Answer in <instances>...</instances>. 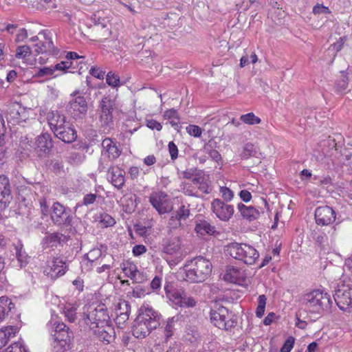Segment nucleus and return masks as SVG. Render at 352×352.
<instances>
[{
	"label": "nucleus",
	"instance_id": "obj_4",
	"mask_svg": "<svg viewBox=\"0 0 352 352\" xmlns=\"http://www.w3.org/2000/svg\"><path fill=\"white\" fill-rule=\"evenodd\" d=\"M302 301L309 311L317 314L329 311L333 304L330 294L322 289H315L305 294Z\"/></svg>",
	"mask_w": 352,
	"mask_h": 352
},
{
	"label": "nucleus",
	"instance_id": "obj_42",
	"mask_svg": "<svg viewBox=\"0 0 352 352\" xmlns=\"http://www.w3.org/2000/svg\"><path fill=\"white\" fill-rule=\"evenodd\" d=\"M107 83L112 87H118L120 85V80L118 75L112 72H109L106 77Z\"/></svg>",
	"mask_w": 352,
	"mask_h": 352
},
{
	"label": "nucleus",
	"instance_id": "obj_39",
	"mask_svg": "<svg viewBox=\"0 0 352 352\" xmlns=\"http://www.w3.org/2000/svg\"><path fill=\"white\" fill-rule=\"evenodd\" d=\"M98 222L103 228L113 226L116 223L115 219L107 213L100 214L98 217Z\"/></svg>",
	"mask_w": 352,
	"mask_h": 352
},
{
	"label": "nucleus",
	"instance_id": "obj_31",
	"mask_svg": "<svg viewBox=\"0 0 352 352\" xmlns=\"http://www.w3.org/2000/svg\"><path fill=\"white\" fill-rule=\"evenodd\" d=\"M18 332V328L14 326H8L0 329V349L5 346L8 341L14 338Z\"/></svg>",
	"mask_w": 352,
	"mask_h": 352
},
{
	"label": "nucleus",
	"instance_id": "obj_59",
	"mask_svg": "<svg viewBox=\"0 0 352 352\" xmlns=\"http://www.w3.org/2000/svg\"><path fill=\"white\" fill-rule=\"evenodd\" d=\"M146 126L151 129H155L158 131H161L162 129V124L153 119L146 120Z\"/></svg>",
	"mask_w": 352,
	"mask_h": 352
},
{
	"label": "nucleus",
	"instance_id": "obj_35",
	"mask_svg": "<svg viewBox=\"0 0 352 352\" xmlns=\"http://www.w3.org/2000/svg\"><path fill=\"white\" fill-rule=\"evenodd\" d=\"M190 215V210L188 206L184 205L181 206L178 210L171 213L172 218L176 219L177 221L182 223L186 221Z\"/></svg>",
	"mask_w": 352,
	"mask_h": 352
},
{
	"label": "nucleus",
	"instance_id": "obj_48",
	"mask_svg": "<svg viewBox=\"0 0 352 352\" xmlns=\"http://www.w3.org/2000/svg\"><path fill=\"white\" fill-rule=\"evenodd\" d=\"M175 321L174 318H169L167 321V323L164 327V334L166 340L169 339L173 335V331L175 329L173 322Z\"/></svg>",
	"mask_w": 352,
	"mask_h": 352
},
{
	"label": "nucleus",
	"instance_id": "obj_55",
	"mask_svg": "<svg viewBox=\"0 0 352 352\" xmlns=\"http://www.w3.org/2000/svg\"><path fill=\"white\" fill-rule=\"evenodd\" d=\"M168 151L171 160H176L178 157V148L173 142H170L168 143Z\"/></svg>",
	"mask_w": 352,
	"mask_h": 352
},
{
	"label": "nucleus",
	"instance_id": "obj_27",
	"mask_svg": "<svg viewBox=\"0 0 352 352\" xmlns=\"http://www.w3.org/2000/svg\"><path fill=\"white\" fill-rule=\"evenodd\" d=\"M56 138L65 143H72L76 140L77 134L76 130L67 123L63 129H60L54 133Z\"/></svg>",
	"mask_w": 352,
	"mask_h": 352
},
{
	"label": "nucleus",
	"instance_id": "obj_7",
	"mask_svg": "<svg viewBox=\"0 0 352 352\" xmlns=\"http://www.w3.org/2000/svg\"><path fill=\"white\" fill-rule=\"evenodd\" d=\"M333 298L340 309L352 308V282L349 280L340 281L335 290Z\"/></svg>",
	"mask_w": 352,
	"mask_h": 352
},
{
	"label": "nucleus",
	"instance_id": "obj_9",
	"mask_svg": "<svg viewBox=\"0 0 352 352\" xmlns=\"http://www.w3.org/2000/svg\"><path fill=\"white\" fill-rule=\"evenodd\" d=\"M71 97L69 104L71 113L75 118H82L87 111V102L85 97L80 95L78 91L72 94Z\"/></svg>",
	"mask_w": 352,
	"mask_h": 352
},
{
	"label": "nucleus",
	"instance_id": "obj_20",
	"mask_svg": "<svg viewBox=\"0 0 352 352\" xmlns=\"http://www.w3.org/2000/svg\"><path fill=\"white\" fill-rule=\"evenodd\" d=\"M246 278V274L243 270L234 267L228 266L223 276V279L228 282L242 284Z\"/></svg>",
	"mask_w": 352,
	"mask_h": 352
},
{
	"label": "nucleus",
	"instance_id": "obj_11",
	"mask_svg": "<svg viewBox=\"0 0 352 352\" xmlns=\"http://www.w3.org/2000/svg\"><path fill=\"white\" fill-rule=\"evenodd\" d=\"M211 209L216 217L223 221H229L233 216L234 209L220 199H214L211 203Z\"/></svg>",
	"mask_w": 352,
	"mask_h": 352
},
{
	"label": "nucleus",
	"instance_id": "obj_2",
	"mask_svg": "<svg viewBox=\"0 0 352 352\" xmlns=\"http://www.w3.org/2000/svg\"><path fill=\"white\" fill-rule=\"evenodd\" d=\"M134 321L133 335L138 338H145L160 324L159 314L150 307H144Z\"/></svg>",
	"mask_w": 352,
	"mask_h": 352
},
{
	"label": "nucleus",
	"instance_id": "obj_26",
	"mask_svg": "<svg viewBox=\"0 0 352 352\" xmlns=\"http://www.w3.org/2000/svg\"><path fill=\"white\" fill-rule=\"evenodd\" d=\"M131 312V305L125 300L120 302L116 309V322L118 324H124L128 320Z\"/></svg>",
	"mask_w": 352,
	"mask_h": 352
},
{
	"label": "nucleus",
	"instance_id": "obj_6",
	"mask_svg": "<svg viewBox=\"0 0 352 352\" xmlns=\"http://www.w3.org/2000/svg\"><path fill=\"white\" fill-rule=\"evenodd\" d=\"M109 316L104 305H89L85 314L84 323L91 331L109 322Z\"/></svg>",
	"mask_w": 352,
	"mask_h": 352
},
{
	"label": "nucleus",
	"instance_id": "obj_23",
	"mask_svg": "<svg viewBox=\"0 0 352 352\" xmlns=\"http://www.w3.org/2000/svg\"><path fill=\"white\" fill-rule=\"evenodd\" d=\"M44 36L43 41H40L34 45L35 52L37 54H52L55 52V47L50 33L43 31L39 33Z\"/></svg>",
	"mask_w": 352,
	"mask_h": 352
},
{
	"label": "nucleus",
	"instance_id": "obj_18",
	"mask_svg": "<svg viewBox=\"0 0 352 352\" xmlns=\"http://www.w3.org/2000/svg\"><path fill=\"white\" fill-rule=\"evenodd\" d=\"M98 168L100 171H104L106 169H107L108 172L111 175V184L116 188L120 189L123 187L124 185L125 179L122 170L120 169L115 170V168L112 166L107 167V164H104L102 160L100 161Z\"/></svg>",
	"mask_w": 352,
	"mask_h": 352
},
{
	"label": "nucleus",
	"instance_id": "obj_44",
	"mask_svg": "<svg viewBox=\"0 0 352 352\" xmlns=\"http://www.w3.org/2000/svg\"><path fill=\"white\" fill-rule=\"evenodd\" d=\"M65 316L67 320L73 322L76 319V308L70 305H66L64 308Z\"/></svg>",
	"mask_w": 352,
	"mask_h": 352
},
{
	"label": "nucleus",
	"instance_id": "obj_45",
	"mask_svg": "<svg viewBox=\"0 0 352 352\" xmlns=\"http://www.w3.org/2000/svg\"><path fill=\"white\" fill-rule=\"evenodd\" d=\"M31 53V49L28 45L19 46L16 50V57L17 58H25L29 56Z\"/></svg>",
	"mask_w": 352,
	"mask_h": 352
},
{
	"label": "nucleus",
	"instance_id": "obj_33",
	"mask_svg": "<svg viewBox=\"0 0 352 352\" xmlns=\"http://www.w3.org/2000/svg\"><path fill=\"white\" fill-rule=\"evenodd\" d=\"M14 250L16 251V257L21 267L25 266L28 263V256L23 250V245L21 241H18L14 244Z\"/></svg>",
	"mask_w": 352,
	"mask_h": 352
},
{
	"label": "nucleus",
	"instance_id": "obj_21",
	"mask_svg": "<svg viewBox=\"0 0 352 352\" xmlns=\"http://www.w3.org/2000/svg\"><path fill=\"white\" fill-rule=\"evenodd\" d=\"M11 198L10 186L8 178L0 175V211L4 210Z\"/></svg>",
	"mask_w": 352,
	"mask_h": 352
},
{
	"label": "nucleus",
	"instance_id": "obj_22",
	"mask_svg": "<svg viewBox=\"0 0 352 352\" xmlns=\"http://www.w3.org/2000/svg\"><path fill=\"white\" fill-rule=\"evenodd\" d=\"M47 119L50 124V129L56 133L60 129H63L68 122H66L65 116L60 114L58 111H52L47 115Z\"/></svg>",
	"mask_w": 352,
	"mask_h": 352
},
{
	"label": "nucleus",
	"instance_id": "obj_16",
	"mask_svg": "<svg viewBox=\"0 0 352 352\" xmlns=\"http://www.w3.org/2000/svg\"><path fill=\"white\" fill-rule=\"evenodd\" d=\"M27 118L28 113L25 109L19 103L12 104L7 111V120L8 122H12V124L24 122Z\"/></svg>",
	"mask_w": 352,
	"mask_h": 352
},
{
	"label": "nucleus",
	"instance_id": "obj_40",
	"mask_svg": "<svg viewBox=\"0 0 352 352\" xmlns=\"http://www.w3.org/2000/svg\"><path fill=\"white\" fill-rule=\"evenodd\" d=\"M267 298L265 295H260L258 298V305L256 309V316L261 318L264 315Z\"/></svg>",
	"mask_w": 352,
	"mask_h": 352
},
{
	"label": "nucleus",
	"instance_id": "obj_17",
	"mask_svg": "<svg viewBox=\"0 0 352 352\" xmlns=\"http://www.w3.org/2000/svg\"><path fill=\"white\" fill-rule=\"evenodd\" d=\"M102 155L106 156L110 162L118 158L122 153V149L109 138H106L102 140Z\"/></svg>",
	"mask_w": 352,
	"mask_h": 352
},
{
	"label": "nucleus",
	"instance_id": "obj_25",
	"mask_svg": "<svg viewBox=\"0 0 352 352\" xmlns=\"http://www.w3.org/2000/svg\"><path fill=\"white\" fill-rule=\"evenodd\" d=\"M166 195L161 194H152L149 197V201L151 205L156 209L160 214H166L170 212V208L168 204L164 198Z\"/></svg>",
	"mask_w": 352,
	"mask_h": 352
},
{
	"label": "nucleus",
	"instance_id": "obj_43",
	"mask_svg": "<svg viewBox=\"0 0 352 352\" xmlns=\"http://www.w3.org/2000/svg\"><path fill=\"white\" fill-rule=\"evenodd\" d=\"M256 153L255 146L252 143H247L243 147L241 156L242 158L248 159L250 157L254 155Z\"/></svg>",
	"mask_w": 352,
	"mask_h": 352
},
{
	"label": "nucleus",
	"instance_id": "obj_60",
	"mask_svg": "<svg viewBox=\"0 0 352 352\" xmlns=\"http://www.w3.org/2000/svg\"><path fill=\"white\" fill-rule=\"evenodd\" d=\"M330 12H331L327 7L320 4H317L313 8V13L314 14H320L322 13L329 14Z\"/></svg>",
	"mask_w": 352,
	"mask_h": 352
},
{
	"label": "nucleus",
	"instance_id": "obj_24",
	"mask_svg": "<svg viewBox=\"0 0 352 352\" xmlns=\"http://www.w3.org/2000/svg\"><path fill=\"white\" fill-rule=\"evenodd\" d=\"M100 108L101 109L100 120L102 124L109 125L113 120V102L109 98L104 97L100 103Z\"/></svg>",
	"mask_w": 352,
	"mask_h": 352
},
{
	"label": "nucleus",
	"instance_id": "obj_14",
	"mask_svg": "<svg viewBox=\"0 0 352 352\" xmlns=\"http://www.w3.org/2000/svg\"><path fill=\"white\" fill-rule=\"evenodd\" d=\"M316 222L318 225L328 226L336 220V212L328 206L318 207L314 213Z\"/></svg>",
	"mask_w": 352,
	"mask_h": 352
},
{
	"label": "nucleus",
	"instance_id": "obj_37",
	"mask_svg": "<svg viewBox=\"0 0 352 352\" xmlns=\"http://www.w3.org/2000/svg\"><path fill=\"white\" fill-rule=\"evenodd\" d=\"M122 270L127 277L131 278L138 270V267L133 262L128 261L122 263Z\"/></svg>",
	"mask_w": 352,
	"mask_h": 352
},
{
	"label": "nucleus",
	"instance_id": "obj_15",
	"mask_svg": "<svg viewBox=\"0 0 352 352\" xmlns=\"http://www.w3.org/2000/svg\"><path fill=\"white\" fill-rule=\"evenodd\" d=\"M53 146L51 135L45 133L38 136L34 143V149L39 157L45 156Z\"/></svg>",
	"mask_w": 352,
	"mask_h": 352
},
{
	"label": "nucleus",
	"instance_id": "obj_5",
	"mask_svg": "<svg viewBox=\"0 0 352 352\" xmlns=\"http://www.w3.org/2000/svg\"><path fill=\"white\" fill-rule=\"evenodd\" d=\"M226 250L232 258L247 265L254 264L259 257L258 251L247 243H231Z\"/></svg>",
	"mask_w": 352,
	"mask_h": 352
},
{
	"label": "nucleus",
	"instance_id": "obj_50",
	"mask_svg": "<svg viewBox=\"0 0 352 352\" xmlns=\"http://www.w3.org/2000/svg\"><path fill=\"white\" fill-rule=\"evenodd\" d=\"M187 133L195 138H199L201 135L202 130L197 125L190 124L186 127Z\"/></svg>",
	"mask_w": 352,
	"mask_h": 352
},
{
	"label": "nucleus",
	"instance_id": "obj_51",
	"mask_svg": "<svg viewBox=\"0 0 352 352\" xmlns=\"http://www.w3.org/2000/svg\"><path fill=\"white\" fill-rule=\"evenodd\" d=\"M5 352H28L25 346L20 342H14L10 345Z\"/></svg>",
	"mask_w": 352,
	"mask_h": 352
},
{
	"label": "nucleus",
	"instance_id": "obj_54",
	"mask_svg": "<svg viewBox=\"0 0 352 352\" xmlns=\"http://www.w3.org/2000/svg\"><path fill=\"white\" fill-rule=\"evenodd\" d=\"M295 339L292 336H289L285 340L283 346L280 349L281 352H290L294 346Z\"/></svg>",
	"mask_w": 352,
	"mask_h": 352
},
{
	"label": "nucleus",
	"instance_id": "obj_49",
	"mask_svg": "<svg viewBox=\"0 0 352 352\" xmlns=\"http://www.w3.org/2000/svg\"><path fill=\"white\" fill-rule=\"evenodd\" d=\"M348 87V78L346 76H343L342 78L338 80L336 84V91L338 94H342Z\"/></svg>",
	"mask_w": 352,
	"mask_h": 352
},
{
	"label": "nucleus",
	"instance_id": "obj_56",
	"mask_svg": "<svg viewBox=\"0 0 352 352\" xmlns=\"http://www.w3.org/2000/svg\"><path fill=\"white\" fill-rule=\"evenodd\" d=\"M164 118L168 119V120H171V119L179 120V119L178 113H177V110H175V109H170L166 110L164 112Z\"/></svg>",
	"mask_w": 352,
	"mask_h": 352
},
{
	"label": "nucleus",
	"instance_id": "obj_10",
	"mask_svg": "<svg viewBox=\"0 0 352 352\" xmlns=\"http://www.w3.org/2000/svg\"><path fill=\"white\" fill-rule=\"evenodd\" d=\"M51 219L58 226H68L72 221L71 210L56 202L52 207Z\"/></svg>",
	"mask_w": 352,
	"mask_h": 352
},
{
	"label": "nucleus",
	"instance_id": "obj_57",
	"mask_svg": "<svg viewBox=\"0 0 352 352\" xmlns=\"http://www.w3.org/2000/svg\"><path fill=\"white\" fill-rule=\"evenodd\" d=\"M146 289L138 285L133 288L132 296L135 298H142L146 295Z\"/></svg>",
	"mask_w": 352,
	"mask_h": 352
},
{
	"label": "nucleus",
	"instance_id": "obj_64",
	"mask_svg": "<svg viewBox=\"0 0 352 352\" xmlns=\"http://www.w3.org/2000/svg\"><path fill=\"white\" fill-rule=\"evenodd\" d=\"M240 198L245 202H248L252 199L251 193L246 190H242L239 192Z\"/></svg>",
	"mask_w": 352,
	"mask_h": 352
},
{
	"label": "nucleus",
	"instance_id": "obj_58",
	"mask_svg": "<svg viewBox=\"0 0 352 352\" xmlns=\"http://www.w3.org/2000/svg\"><path fill=\"white\" fill-rule=\"evenodd\" d=\"M90 74L98 79H103L105 72L98 67H93L89 71Z\"/></svg>",
	"mask_w": 352,
	"mask_h": 352
},
{
	"label": "nucleus",
	"instance_id": "obj_30",
	"mask_svg": "<svg viewBox=\"0 0 352 352\" xmlns=\"http://www.w3.org/2000/svg\"><path fill=\"white\" fill-rule=\"evenodd\" d=\"M104 12L102 11H98L94 14L92 19L94 22V24L98 30L99 29H105L104 31L103 36H108L110 35L111 32L108 28V25L109 24V21L104 19L103 16Z\"/></svg>",
	"mask_w": 352,
	"mask_h": 352
},
{
	"label": "nucleus",
	"instance_id": "obj_1",
	"mask_svg": "<svg viewBox=\"0 0 352 352\" xmlns=\"http://www.w3.org/2000/svg\"><path fill=\"white\" fill-rule=\"evenodd\" d=\"M184 279L190 283H202L208 278L212 272V264L209 260L198 256L188 261L184 266Z\"/></svg>",
	"mask_w": 352,
	"mask_h": 352
},
{
	"label": "nucleus",
	"instance_id": "obj_47",
	"mask_svg": "<svg viewBox=\"0 0 352 352\" xmlns=\"http://www.w3.org/2000/svg\"><path fill=\"white\" fill-rule=\"evenodd\" d=\"M219 192L225 201L228 202L232 201L233 199L234 192L229 188L226 186H221L219 188Z\"/></svg>",
	"mask_w": 352,
	"mask_h": 352
},
{
	"label": "nucleus",
	"instance_id": "obj_62",
	"mask_svg": "<svg viewBox=\"0 0 352 352\" xmlns=\"http://www.w3.org/2000/svg\"><path fill=\"white\" fill-rule=\"evenodd\" d=\"M71 63L69 62H65V61H62L59 63H57L56 65H54V67H52V69H54V72L56 71V70H59V71H66L67 69H69L70 67H71Z\"/></svg>",
	"mask_w": 352,
	"mask_h": 352
},
{
	"label": "nucleus",
	"instance_id": "obj_32",
	"mask_svg": "<svg viewBox=\"0 0 352 352\" xmlns=\"http://www.w3.org/2000/svg\"><path fill=\"white\" fill-rule=\"evenodd\" d=\"M15 308L14 304L6 296L0 298V322L7 318Z\"/></svg>",
	"mask_w": 352,
	"mask_h": 352
},
{
	"label": "nucleus",
	"instance_id": "obj_3",
	"mask_svg": "<svg viewBox=\"0 0 352 352\" xmlns=\"http://www.w3.org/2000/svg\"><path fill=\"white\" fill-rule=\"evenodd\" d=\"M52 338L55 352H67L70 350L74 338L73 332L63 322L50 321L47 324Z\"/></svg>",
	"mask_w": 352,
	"mask_h": 352
},
{
	"label": "nucleus",
	"instance_id": "obj_46",
	"mask_svg": "<svg viewBox=\"0 0 352 352\" xmlns=\"http://www.w3.org/2000/svg\"><path fill=\"white\" fill-rule=\"evenodd\" d=\"M54 74V69H52V67H43L38 68L35 74H34V76L35 77H47L53 75Z\"/></svg>",
	"mask_w": 352,
	"mask_h": 352
},
{
	"label": "nucleus",
	"instance_id": "obj_41",
	"mask_svg": "<svg viewBox=\"0 0 352 352\" xmlns=\"http://www.w3.org/2000/svg\"><path fill=\"white\" fill-rule=\"evenodd\" d=\"M62 235H60L58 233H52L47 236H46L44 239V243L47 244L48 246H55L57 243H59L61 239Z\"/></svg>",
	"mask_w": 352,
	"mask_h": 352
},
{
	"label": "nucleus",
	"instance_id": "obj_53",
	"mask_svg": "<svg viewBox=\"0 0 352 352\" xmlns=\"http://www.w3.org/2000/svg\"><path fill=\"white\" fill-rule=\"evenodd\" d=\"M131 279L135 283H142L147 280V276L144 272L138 270Z\"/></svg>",
	"mask_w": 352,
	"mask_h": 352
},
{
	"label": "nucleus",
	"instance_id": "obj_13",
	"mask_svg": "<svg viewBox=\"0 0 352 352\" xmlns=\"http://www.w3.org/2000/svg\"><path fill=\"white\" fill-rule=\"evenodd\" d=\"M67 270L65 261L61 257H54L47 261L44 272L52 278L64 275Z\"/></svg>",
	"mask_w": 352,
	"mask_h": 352
},
{
	"label": "nucleus",
	"instance_id": "obj_29",
	"mask_svg": "<svg viewBox=\"0 0 352 352\" xmlns=\"http://www.w3.org/2000/svg\"><path fill=\"white\" fill-rule=\"evenodd\" d=\"M193 184L197 186L198 190L204 194H209L211 191L208 177L203 173H197L192 178Z\"/></svg>",
	"mask_w": 352,
	"mask_h": 352
},
{
	"label": "nucleus",
	"instance_id": "obj_8",
	"mask_svg": "<svg viewBox=\"0 0 352 352\" xmlns=\"http://www.w3.org/2000/svg\"><path fill=\"white\" fill-rule=\"evenodd\" d=\"M210 320L214 326L224 330L232 328L235 323L231 319L228 309L219 304H215L211 309Z\"/></svg>",
	"mask_w": 352,
	"mask_h": 352
},
{
	"label": "nucleus",
	"instance_id": "obj_52",
	"mask_svg": "<svg viewBox=\"0 0 352 352\" xmlns=\"http://www.w3.org/2000/svg\"><path fill=\"white\" fill-rule=\"evenodd\" d=\"M102 255V252L100 249L96 248L90 250L87 254V260L90 262L97 261Z\"/></svg>",
	"mask_w": 352,
	"mask_h": 352
},
{
	"label": "nucleus",
	"instance_id": "obj_38",
	"mask_svg": "<svg viewBox=\"0 0 352 352\" xmlns=\"http://www.w3.org/2000/svg\"><path fill=\"white\" fill-rule=\"evenodd\" d=\"M174 297L175 299H180V302L187 307H193L196 304V301L193 298L187 296L184 293L177 292L175 294Z\"/></svg>",
	"mask_w": 352,
	"mask_h": 352
},
{
	"label": "nucleus",
	"instance_id": "obj_61",
	"mask_svg": "<svg viewBox=\"0 0 352 352\" xmlns=\"http://www.w3.org/2000/svg\"><path fill=\"white\" fill-rule=\"evenodd\" d=\"M96 197L97 196L96 194H87L83 197L82 204L85 206L92 204L96 201Z\"/></svg>",
	"mask_w": 352,
	"mask_h": 352
},
{
	"label": "nucleus",
	"instance_id": "obj_36",
	"mask_svg": "<svg viewBox=\"0 0 352 352\" xmlns=\"http://www.w3.org/2000/svg\"><path fill=\"white\" fill-rule=\"evenodd\" d=\"M240 120L245 124L254 125L261 123V120L254 115V113H248L246 114L241 115Z\"/></svg>",
	"mask_w": 352,
	"mask_h": 352
},
{
	"label": "nucleus",
	"instance_id": "obj_19",
	"mask_svg": "<svg viewBox=\"0 0 352 352\" xmlns=\"http://www.w3.org/2000/svg\"><path fill=\"white\" fill-rule=\"evenodd\" d=\"M91 331L96 338L105 344L111 343L115 338V330L108 323L102 324L100 327Z\"/></svg>",
	"mask_w": 352,
	"mask_h": 352
},
{
	"label": "nucleus",
	"instance_id": "obj_12",
	"mask_svg": "<svg viewBox=\"0 0 352 352\" xmlns=\"http://www.w3.org/2000/svg\"><path fill=\"white\" fill-rule=\"evenodd\" d=\"M164 253L173 257V260L171 261L173 263L169 261L170 265H175L180 262L185 256V254L182 250V242L179 238L175 237L170 239L164 248Z\"/></svg>",
	"mask_w": 352,
	"mask_h": 352
},
{
	"label": "nucleus",
	"instance_id": "obj_63",
	"mask_svg": "<svg viewBox=\"0 0 352 352\" xmlns=\"http://www.w3.org/2000/svg\"><path fill=\"white\" fill-rule=\"evenodd\" d=\"M132 252L135 256H140L146 252V248L143 245H136L133 248Z\"/></svg>",
	"mask_w": 352,
	"mask_h": 352
},
{
	"label": "nucleus",
	"instance_id": "obj_34",
	"mask_svg": "<svg viewBox=\"0 0 352 352\" xmlns=\"http://www.w3.org/2000/svg\"><path fill=\"white\" fill-rule=\"evenodd\" d=\"M195 230L198 234L201 235H205L206 234H212L215 232V228L210 224L206 221H200L197 223L195 226Z\"/></svg>",
	"mask_w": 352,
	"mask_h": 352
},
{
	"label": "nucleus",
	"instance_id": "obj_28",
	"mask_svg": "<svg viewBox=\"0 0 352 352\" xmlns=\"http://www.w3.org/2000/svg\"><path fill=\"white\" fill-rule=\"evenodd\" d=\"M237 208L241 216L250 221L258 219L264 212L263 210H259L253 206H247L242 203H239Z\"/></svg>",
	"mask_w": 352,
	"mask_h": 352
}]
</instances>
